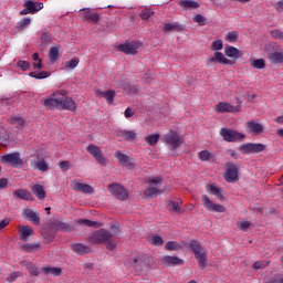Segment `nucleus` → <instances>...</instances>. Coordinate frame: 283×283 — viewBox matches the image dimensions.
I'll return each mask as SVG.
<instances>
[{
  "label": "nucleus",
  "mask_w": 283,
  "mask_h": 283,
  "mask_svg": "<svg viewBox=\"0 0 283 283\" xmlns=\"http://www.w3.org/2000/svg\"><path fill=\"white\" fill-rule=\"evenodd\" d=\"M88 244H104L108 251L116 250V241L114 240V233L109 230L102 228L88 234L86 238Z\"/></svg>",
  "instance_id": "f257e3e1"
},
{
  "label": "nucleus",
  "mask_w": 283,
  "mask_h": 283,
  "mask_svg": "<svg viewBox=\"0 0 283 283\" xmlns=\"http://www.w3.org/2000/svg\"><path fill=\"white\" fill-rule=\"evenodd\" d=\"M154 264V258L147 255V254H139L134 258L133 261H130V266L135 271H145L146 269H149Z\"/></svg>",
  "instance_id": "f03ea898"
},
{
  "label": "nucleus",
  "mask_w": 283,
  "mask_h": 283,
  "mask_svg": "<svg viewBox=\"0 0 283 283\" xmlns=\"http://www.w3.org/2000/svg\"><path fill=\"white\" fill-rule=\"evenodd\" d=\"M220 136L226 143H238L247 138V135L231 128H221Z\"/></svg>",
  "instance_id": "7ed1b4c3"
},
{
  "label": "nucleus",
  "mask_w": 283,
  "mask_h": 283,
  "mask_svg": "<svg viewBox=\"0 0 283 283\" xmlns=\"http://www.w3.org/2000/svg\"><path fill=\"white\" fill-rule=\"evenodd\" d=\"M164 143L170 147L171 151H175V149H178L185 143V139L180 137L178 132L171 129L165 135Z\"/></svg>",
  "instance_id": "20e7f679"
},
{
  "label": "nucleus",
  "mask_w": 283,
  "mask_h": 283,
  "mask_svg": "<svg viewBox=\"0 0 283 283\" xmlns=\"http://www.w3.org/2000/svg\"><path fill=\"white\" fill-rule=\"evenodd\" d=\"M56 94H60L63 97H59V109H67L69 112H76V102L72 99L71 97L65 96L67 92L60 91L57 93H54L53 96H56Z\"/></svg>",
  "instance_id": "39448f33"
},
{
  "label": "nucleus",
  "mask_w": 283,
  "mask_h": 283,
  "mask_svg": "<svg viewBox=\"0 0 283 283\" xmlns=\"http://www.w3.org/2000/svg\"><path fill=\"white\" fill-rule=\"evenodd\" d=\"M265 149L266 145L253 143L243 144L239 147V151H241V154H262Z\"/></svg>",
  "instance_id": "423d86ee"
},
{
  "label": "nucleus",
  "mask_w": 283,
  "mask_h": 283,
  "mask_svg": "<svg viewBox=\"0 0 283 283\" xmlns=\"http://www.w3.org/2000/svg\"><path fill=\"white\" fill-rule=\"evenodd\" d=\"M226 171L223 174V178L227 182H238L240 178L238 177L239 170L238 166H235L233 163H226Z\"/></svg>",
  "instance_id": "0eeeda50"
},
{
  "label": "nucleus",
  "mask_w": 283,
  "mask_h": 283,
  "mask_svg": "<svg viewBox=\"0 0 283 283\" xmlns=\"http://www.w3.org/2000/svg\"><path fill=\"white\" fill-rule=\"evenodd\" d=\"M86 151H88V154L91 156H93V158H95V160L99 164V165H107V159L105 158V155H103V150H101V147L94 145V144H90L86 147Z\"/></svg>",
  "instance_id": "6e6552de"
},
{
  "label": "nucleus",
  "mask_w": 283,
  "mask_h": 283,
  "mask_svg": "<svg viewBox=\"0 0 283 283\" xmlns=\"http://www.w3.org/2000/svg\"><path fill=\"white\" fill-rule=\"evenodd\" d=\"M108 191L115 196L117 200H127V198H129V192H127V189L118 184H111L108 186Z\"/></svg>",
  "instance_id": "1a4fd4ad"
},
{
  "label": "nucleus",
  "mask_w": 283,
  "mask_h": 283,
  "mask_svg": "<svg viewBox=\"0 0 283 283\" xmlns=\"http://www.w3.org/2000/svg\"><path fill=\"white\" fill-rule=\"evenodd\" d=\"M201 201L203 207L208 211H214V213H224V211H227V208H224V206L220 203H213V201H211V199H209L207 195L201 196Z\"/></svg>",
  "instance_id": "9d476101"
},
{
  "label": "nucleus",
  "mask_w": 283,
  "mask_h": 283,
  "mask_svg": "<svg viewBox=\"0 0 283 283\" xmlns=\"http://www.w3.org/2000/svg\"><path fill=\"white\" fill-rule=\"evenodd\" d=\"M49 229H52L53 231H64L65 233H70L72 231H74V226H71L67 222H63V221H53L49 223Z\"/></svg>",
  "instance_id": "9b49d317"
},
{
  "label": "nucleus",
  "mask_w": 283,
  "mask_h": 283,
  "mask_svg": "<svg viewBox=\"0 0 283 283\" xmlns=\"http://www.w3.org/2000/svg\"><path fill=\"white\" fill-rule=\"evenodd\" d=\"M139 48H142V44L138 41L118 45L119 52H124V54H136Z\"/></svg>",
  "instance_id": "f8f14e48"
},
{
  "label": "nucleus",
  "mask_w": 283,
  "mask_h": 283,
  "mask_svg": "<svg viewBox=\"0 0 283 283\" xmlns=\"http://www.w3.org/2000/svg\"><path fill=\"white\" fill-rule=\"evenodd\" d=\"M4 163H9L13 167H23V159L19 153H11L2 157Z\"/></svg>",
  "instance_id": "ddd939ff"
},
{
  "label": "nucleus",
  "mask_w": 283,
  "mask_h": 283,
  "mask_svg": "<svg viewBox=\"0 0 283 283\" xmlns=\"http://www.w3.org/2000/svg\"><path fill=\"white\" fill-rule=\"evenodd\" d=\"M161 264L165 266H182L185 261L178 256L165 255L161 258Z\"/></svg>",
  "instance_id": "4468645a"
},
{
  "label": "nucleus",
  "mask_w": 283,
  "mask_h": 283,
  "mask_svg": "<svg viewBox=\"0 0 283 283\" xmlns=\"http://www.w3.org/2000/svg\"><path fill=\"white\" fill-rule=\"evenodd\" d=\"M115 157L122 163L123 167H126L127 169H134V167H136V164L133 163L132 158L122 151H116Z\"/></svg>",
  "instance_id": "2eb2a0df"
},
{
  "label": "nucleus",
  "mask_w": 283,
  "mask_h": 283,
  "mask_svg": "<svg viewBox=\"0 0 283 283\" xmlns=\"http://www.w3.org/2000/svg\"><path fill=\"white\" fill-rule=\"evenodd\" d=\"M73 191H81V193L92 195L94 193V188L87 184L72 182Z\"/></svg>",
  "instance_id": "dca6fc26"
},
{
  "label": "nucleus",
  "mask_w": 283,
  "mask_h": 283,
  "mask_svg": "<svg viewBox=\"0 0 283 283\" xmlns=\"http://www.w3.org/2000/svg\"><path fill=\"white\" fill-rule=\"evenodd\" d=\"M80 12H82V19L85 21H90L91 23H98V13L92 11V9H82Z\"/></svg>",
  "instance_id": "f3484780"
},
{
  "label": "nucleus",
  "mask_w": 283,
  "mask_h": 283,
  "mask_svg": "<svg viewBox=\"0 0 283 283\" xmlns=\"http://www.w3.org/2000/svg\"><path fill=\"white\" fill-rule=\"evenodd\" d=\"M24 216L29 220V222H32L35 227H39L41 224V218L39 217V213L30 208H27L24 210Z\"/></svg>",
  "instance_id": "a211bd4d"
},
{
  "label": "nucleus",
  "mask_w": 283,
  "mask_h": 283,
  "mask_svg": "<svg viewBox=\"0 0 283 283\" xmlns=\"http://www.w3.org/2000/svg\"><path fill=\"white\" fill-rule=\"evenodd\" d=\"M217 111L220 112L221 114H224L226 112L233 114V113L240 112V106H233L229 103L220 102L217 105Z\"/></svg>",
  "instance_id": "6ab92c4d"
},
{
  "label": "nucleus",
  "mask_w": 283,
  "mask_h": 283,
  "mask_svg": "<svg viewBox=\"0 0 283 283\" xmlns=\"http://www.w3.org/2000/svg\"><path fill=\"white\" fill-rule=\"evenodd\" d=\"M19 235H20V240H22V242H28L30 237L34 235V229H32V227H30V226H22L19 229Z\"/></svg>",
  "instance_id": "aec40b11"
},
{
  "label": "nucleus",
  "mask_w": 283,
  "mask_h": 283,
  "mask_svg": "<svg viewBox=\"0 0 283 283\" xmlns=\"http://www.w3.org/2000/svg\"><path fill=\"white\" fill-rule=\"evenodd\" d=\"M13 198H18L19 200H29V201L34 200V196H32V192L23 188L13 191Z\"/></svg>",
  "instance_id": "412c9836"
},
{
  "label": "nucleus",
  "mask_w": 283,
  "mask_h": 283,
  "mask_svg": "<svg viewBox=\"0 0 283 283\" xmlns=\"http://www.w3.org/2000/svg\"><path fill=\"white\" fill-rule=\"evenodd\" d=\"M189 247L195 254V258H198V255H202V253H207V249H205L198 240H191L189 243Z\"/></svg>",
  "instance_id": "4be33fe9"
},
{
  "label": "nucleus",
  "mask_w": 283,
  "mask_h": 283,
  "mask_svg": "<svg viewBox=\"0 0 283 283\" xmlns=\"http://www.w3.org/2000/svg\"><path fill=\"white\" fill-rule=\"evenodd\" d=\"M71 248L74 253H77V255H85L87 253H92V249L83 243H73Z\"/></svg>",
  "instance_id": "5701e85b"
},
{
  "label": "nucleus",
  "mask_w": 283,
  "mask_h": 283,
  "mask_svg": "<svg viewBox=\"0 0 283 283\" xmlns=\"http://www.w3.org/2000/svg\"><path fill=\"white\" fill-rule=\"evenodd\" d=\"M209 63H221V65H229L231 63V60L224 57V54L220 52H214L213 56L208 59Z\"/></svg>",
  "instance_id": "b1692460"
},
{
  "label": "nucleus",
  "mask_w": 283,
  "mask_h": 283,
  "mask_svg": "<svg viewBox=\"0 0 283 283\" xmlns=\"http://www.w3.org/2000/svg\"><path fill=\"white\" fill-rule=\"evenodd\" d=\"M24 8H28L30 14H34L35 12L43 10V2H34L32 0H29L24 3Z\"/></svg>",
  "instance_id": "393cba45"
},
{
  "label": "nucleus",
  "mask_w": 283,
  "mask_h": 283,
  "mask_svg": "<svg viewBox=\"0 0 283 283\" xmlns=\"http://www.w3.org/2000/svg\"><path fill=\"white\" fill-rule=\"evenodd\" d=\"M32 193L35 195V197L38 198V200H45L46 198V193H45V188L43 187V185L36 184L31 188Z\"/></svg>",
  "instance_id": "a878e982"
},
{
  "label": "nucleus",
  "mask_w": 283,
  "mask_h": 283,
  "mask_svg": "<svg viewBox=\"0 0 283 283\" xmlns=\"http://www.w3.org/2000/svg\"><path fill=\"white\" fill-rule=\"evenodd\" d=\"M207 189L212 193V196H216L220 202H224V196H222V189H220V187L216 186V184H210L207 186Z\"/></svg>",
  "instance_id": "bb28decb"
},
{
  "label": "nucleus",
  "mask_w": 283,
  "mask_h": 283,
  "mask_svg": "<svg viewBox=\"0 0 283 283\" xmlns=\"http://www.w3.org/2000/svg\"><path fill=\"white\" fill-rule=\"evenodd\" d=\"M224 54H226V56H229L230 59H241L242 51L238 50L234 46H226Z\"/></svg>",
  "instance_id": "cd10ccee"
},
{
  "label": "nucleus",
  "mask_w": 283,
  "mask_h": 283,
  "mask_svg": "<svg viewBox=\"0 0 283 283\" xmlns=\"http://www.w3.org/2000/svg\"><path fill=\"white\" fill-rule=\"evenodd\" d=\"M76 224H84V227H90L93 229H101V227H103V223L98 221H92L90 219H78L76 220Z\"/></svg>",
  "instance_id": "c85d7f7f"
},
{
  "label": "nucleus",
  "mask_w": 283,
  "mask_h": 283,
  "mask_svg": "<svg viewBox=\"0 0 283 283\" xmlns=\"http://www.w3.org/2000/svg\"><path fill=\"white\" fill-rule=\"evenodd\" d=\"M179 6L184 8V10H196L200 8V4L193 0H181Z\"/></svg>",
  "instance_id": "c756f323"
},
{
  "label": "nucleus",
  "mask_w": 283,
  "mask_h": 283,
  "mask_svg": "<svg viewBox=\"0 0 283 283\" xmlns=\"http://www.w3.org/2000/svg\"><path fill=\"white\" fill-rule=\"evenodd\" d=\"M117 136L119 138H124V140H136V132L134 130H118Z\"/></svg>",
  "instance_id": "7c9ffc66"
},
{
  "label": "nucleus",
  "mask_w": 283,
  "mask_h": 283,
  "mask_svg": "<svg viewBox=\"0 0 283 283\" xmlns=\"http://www.w3.org/2000/svg\"><path fill=\"white\" fill-rule=\"evenodd\" d=\"M43 105L46 109H59V97H49L43 101Z\"/></svg>",
  "instance_id": "2f4dec72"
},
{
  "label": "nucleus",
  "mask_w": 283,
  "mask_h": 283,
  "mask_svg": "<svg viewBox=\"0 0 283 283\" xmlns=\"http://www.w3.org/2000/svg\"><path fill=\"white\" fill-rule=\"evenodd\" d=\"M248 128L252 134H262V132H264L262 124L256 123L255 120L248 122Z\"/></svg>",
  "instance_id": "473e14b6"
},
{
  "label": "nucleus",
  "mask_w": 283,
  "mask_h": 283,
  "mask_svg": "<svg viewBox=\"0 0 283 283\" xmlns=\"http://www.w3.org/2000/svg\"><path fill=\"white\" fill-rule=\"evenodd\" d=\"M271 63L280 64L283 63V51H274L269 54Z\"/></svg>",
  "instance_id": "72a5a7b5"
},
{
  "label": "nucleus",
  "mask_w": 283,
  "mask_h": 283,
  "mask_svg": "<svg viewBox=\"0 0 283 283\" xmlns=\"http://www.w3.org/2000/svg\"><path fill=\"white\" fill-rule=\"evenodd\" d=\"M11 125H17V129H25V119L21 116H13L10 118Z\"/></svg>",
  "instance_id": "f704fd0d"
},
{
  "label": "nucleus",
  "mask_w": 283,
  "mask_h": 283,
  "mask_svg": "<svg viewBox=\"0 0 283 283\" xmlns=\"http://www.w3.org/2000/svg\"><path fill=\"white\" fill-rule=\"evenodd\" d=\"M164 32H182V27L178 24V22L175 23H166L163 29Z\"/></svg>",
  "instance_id": "c9c22d12"
},
{
  "label": "nucleus",
  "mask_w": 283,
  "mask_h": 283,
  "mask_svg": "<svg viewBox=\"0 0 283 283\" xmlns=\"http://www.w3.org/2000/svg\"><path fill=\"white\" fill-rule=\"evenodd\" d=\"M250 65L254 67V70H264V67H266V61H264V59H250Z\"/></svg>",
  "instance_id": "e433bc0d"
},
{
  "label": "nucleus",
  "mask_w": 283,
  "mask_h": 283,
  "mask_svg": "<svg viewBox=\"0 0 283 283\" xmlns=\"http://www.w3.org/2000/svg\"><path fill=\"white\" fill-rule=\"evenodd\" d=\"M22 251H24L25 253H34V251H36V249H41V244L39 243H25L21 247Z\"/></svg>",
  "instance_id": "4c0bfd02"
},
{
  "label": "nucleus",
  "mask_w": 283,
  "mask_h": 283,
  "mask_svg": "<svg viewBox=\"0 0 283 283\" xmlns=\"http://www.w3.org/2000/svg\"><path fill=\"white\" fill-rule=\"evenodd\" d=\"M149 243L153 244V247H163L165 244V241L163 240V237L155 234L150 239H148Z\"/></svg>",
  "instance_id": "58836bf2"
},
{
  "label": "nucleus",
  "mask_w": 283,
  "mask_h": 283,
  "mask_svg": "<svg viewBox=\"0 0 283 283\" xmlns=\"http://www.w3.org/2000/svg\"><path fill=\"white\" fill-rule=\"evenodd\" d=\"M166 251H180L182 245L176 241H168L165 245Z\"/></svg>",
  "instance_id": "ea45409f"
},
{
  "label": "nucleus",
  "mask_w": 283,
  "mask_h": 283,
  "mask_svg": "<svg viewBox=\"0 0 283 283\" xmlns=\"http://www.w3.org/2000/svg\"><path fill=\"white\" fill-rule=\"evenodd\" d=\"M199 159H201L202 163H205L207 160H216V157L209 150H201L199 153Z\"/></svg>",
  "instance_id": "a19ab883"
},
{
  "label": "nucleus",
  "mask_w": 283,
  "mask_h": 283,
  "mask_svg": "<svg viewBox=\"0 0 283 283\" xmlns=\"http://www.w3.org/2000/svg\"><path fill=\"white\" fill-rule=\"evenodd\" d=\"M153 14H154V10L149 8H145L139 12V17L140 19H143V21H149Z\"/></svg>",
  "instance_id": "79ce46f5"
},
{
  "label": "nucleus",
  "mask_w": 283,
  "mask_h": 283,
  "mask_svg": "<svg viewBox=\"0 0 283 283\" xmlns=\"http://www.w3.org/2000/svg\"><path fill=\"white\" fill-rule=\"evenodd\" d=\"M34 168L38 169V171H48L50 166H48V163L44 159H41L34 163Z\"/></svg>",
  "instance_id": "37998d69"
},
{
  "label": "nucleus",
  "mask_w": 283,
  "mask_h": 283,
  "mask_svg": "<svg viewBox=\"0 0 283 283\" xmlns=\"http://www.w3.org/2000/svg\"><path fill=\"white\" fill-rule=\"evenodd\" d=\"M146 143L154 147L158 144V140H160V134H151L150 136L145 138Z\"/></svg>",
  "instance_id": "c03bdc74"
},
{
  "label": "nucleus",
  "mask_w": 283,
  "mask_h": 283,
  "mask_svg": "<svg viewBox=\"0 0 283 283\" xmlns=\"http://www.w3.org/2000/svg\"><path fill=\"white\" fill-rule=\"evenodd\" d=\"M33 70H42L43 62L39 59V53L32 54Z\"/></svg>",
  "instance_id": "a18cd8bd"
},
{
  "label": "nucleus",
  "mask_w": 283,
  "mask_h": 283,
  "mask_svg": "<svg viewBox=\"0 0 283 283\" xmlns=\"http://www.w3.org/2000/svg\"><path fill=\"white\" fill-rule=\"evenodd\" d=\"M168 210L169 211H174L175 213H180L181 209H180V202H176L174 200L168 201Z\"/></svg>",
  "instance_id": "49530a36"
},
{
  "label": "nucleus",
  "mask_w": 283,
  "mask_h": 283,
  "mask_svg": "<svg viewBox=\"0 0 283 283\" xmlns=\"http://www.w3.org/2000/svg\"><path fill=\"white\" fill-rule=\"evenodd\" d=\"M158 193H163V191L158 190L156 187H149L145 190L144 196H147V198H156Z\"/></svg>",
  "instance_id": "de8ad7c7"
},
{
  "label": "nucleus",
  "mask_w": 283,
  "mask_h": 283,
  "mask_svg": "<svg viewBox=\"0 0 283 283\" xmlns=\"http://www.w3.org/2000/svg\"><path fill=\"white\" fill-rule=\"evenodd\" d=\"M196 260L200 269H205L207 266V252H203L202 255H197Z\"/></svg>",
  "instance_id": "09e8293b"
},
{
  "label": "nucleus",
  "mask_w": 283,
  "mask_h": 283,
  "mask_svg": "<svg viewBox=\"0 0 283 283\" xmlns=\"http://www.w3.org/2000/svg\"><path fill=\"white\" fill-rule=\"evenodd\" d=\"M42 271L45 274L51 273V275H61L62 273L61 268H42Z\"/></svg>",
  "instance_id": "8fccbe9b"
},
{
  "label": "nucleus",
  "mask_w": 283,
  "mask_h": 283,
  "mask_svg": "<svg viewBox=\"0 0 283 283\" xmlns=\"http://www.w3.org/2000/svg\"><path fill=\"white\" fill-rule=\"evenodd\" d=\"M29 76L32 78H48V76H50V72H30Z\"/></svg>",
  "instance_id": "3c124183"
},
{
  "label": "nucleus",
  "mask_w": 283,
  "mask_h": 283,
  "mask_svg": "<svg viewBox=\"0 0 283 283\" xmlns=\"http://www.w3.org/2000/svg\"><path fill=\"white\" fill-rule=\"evenodd\" d=\"M78 63H80L78 57H75L73 60L65 62V67H67V70H74V67H76V65H78Z\"/></svg>",
  "instance_id": "603ef678"
},
{
  "label": "nucleus",
  "mask_w": 283,
  "mask_h": 283,
  "mask_svg": "<svg viewBox=\"0 0 283 283\" xmlns=\"http://www.w3.org/2000/svg\"><path fill=\"white\" fill-rule=\"evenodd\" d=\"M116 96V92L114 90H108L106 91V101L108 102L109 105H112V103H114V98Z\"/></svg>",
  "instance_id": "864d4df0"
},
{
  "label": "nucleus",
  "mask_w": 283,
  "mask_h": 283,
  "mask_svg": "<svg viewBox=\"0 0 283 283\" xmlns=\"http://www.w3.org/2000/svg\"><path fill=\"white\" fill-rule=\"evenodd\" d=\"M222 48H224V43H222V40H216L211 44V50H213L214 52L222 50Z\"/></svg>",
  "instance_id": "5fc2aeb1"
},
{
  "label": "nucleus",
  "mask_w": 283,
  "mask_h": 283,
  "mask_svg": "<svg viewBox=\"0 0 283 283\" xmlns=\"http://www.w3.org/2000/svg\"><path fill=\"white\" fill-rule=\"evenodd\" d=\"M30 23H32V19L24 18L22 21L19 22L18 30H25V28H28V25H30Z\"/></svg>",
  "instance_id": "6e6d98bb"
},
{
  "label": "nucleus",
  "mask_w": 283,
  "mask_h": 283,
  "mask_svg": "<svg viewBox=\"0 0 283 283\" xmlns=\"http://www.w3.org/2000/svg\"><path fill=\"white\" fill-rule=\"evenodd\" d=\"M237 227L241 231H249V229L251 228V222H249V221H241V222L237 223Z\"/></svg>",
  "instance_id": "4d7b16f0"
},
{
  "label": "nucleus",
  "mask_w": 283,
  "mask_h": 283,
  "mask_svg": "<svg viewBox=\"0 0 283 283\" xmlns=\"http://www.w3.org/2000/svg\"><path fill=\"white\" fill-rule=\"evenodd\" d=\"M49 56H50L51 61H56V59H59V48H56V46L51 48Z\"/></svg>",
  "instance_id": "13d9d810"
},
{
  "label": "nucleus",
  "mask_w": 283,
  "mask_h": 283,
  "mask_svg": "<svg viewBox=\"0 0 283 283\" xmlns=\"http://www.w3.org/2000/svg\"><path fill=\"white\" fill-rule=\"evenodd\" d=\"M271 36L273 39H279L280 41H283V32L280 29H274L271 31Z\"/></svg>",
  "instance_id": "bf43d9fd"
},
{
  "label": "nucleus",
  "mask_w": 283,
  "mask_h": 283,
  "mask_svg": "<svg viewBox=\"0 0 283 283\" xmlns=\"http://www.w3.org/2000/svg\"><path fill=\"white\" fill-rule=\"evenodd\" d=\"M17 66L19 67V70H22V72H27V70H30V62H28V61H19L17 63Z\"/></svg>",
  "instance_id": "052dcab7"
},
{
  "label": "nucleus",
  "mask_w": 283,
  "mask_h": 283,
  "mask_svg": "<svg viewBox=\"0 0 283 283\" xmlns=\"http://www.w3.org/2000/svg\"><path fill=\"white\" fill-rule=\"evenodd\" d=\"M42 235H43L44 240H48L49 242H52V240H54V238L56 235V230H54V232L43 231Z\"/></svg>",
  "instance_id": "680f3d73"
},
{
  "label": "nucleus",
  "mask_w": 283,
  "mask_h": 283,
  "mask_svg": "<svg viewBox=\"0 0 283 283\" xmlns=\"http://www.w3.org/2000/svg\"><path fill=\"white\" fill-rule=\"evenodd\" d=\"M159 182H163V177H160V176L148 178V184L153 185V187H158Z\"/></svg>",
  "instance_id": "e2e57ef3"
},
{
  "label": "nucleus",
  "mask_w": 283,
  "mask_h": 283,
  "mask_svg": "<svg viewBox=\"0 0 283 283\" xmlns=\"http://www.w3.org/2000/svg\"><path fill=\"white\" fill-rule=\"evenodd\" d=\"M126 92H128L129 95L132 94H138V86L132 85V84H127L125 86Z\"/></svg>",
  "instance_id": "0e129e2a"
},
{
  "label": "nucleus",
  "mask_w": 283,
  "mask_h": 283,
  "mask_svg": "<svg viewBox=\"0 0 283 283\" xmlns=\"http://www.w3.org/2000/svg\"><path fill=\"white\" fill-rule=\"evenodd\" d=\"M227 40L230 43H235V41H238V32H235V31L229 32L228 35H227Z\"/></svg>",
  "instance_id": "69168bd1"
},
{
  "label": "nucleus",
  "mask_w": 283,
  "mask_h": 283,
  "mask_svg": "<svg viewBox=\"0 0 283 283\" xmlns=\"http://www.w3.org/2000/svg\"><path fill=\"white\" fill-rule=\"evenodd\" d=\"M193 21L195 23H199V25H205V23H207V18H205L202 14H197Z\"/></svg>",
  "instance_id": "338daca9"
},
{
  "label": "nucleus",
  "mask_w": 283,
  "mask_h": 283,
  "mask_svg": "<svg viewBox=\"0 0 283 283\" xmlns=\"http://www.w3.org/2000/svg\"><path fill=\"white\" fill-rule=\"evenodd\" d=\"M19 275H21V272H12L9 277H7V282L12 283V282H17V277H19Z\"/></svg>",
  "instance_id": "774afa93"
}]
</instances>
